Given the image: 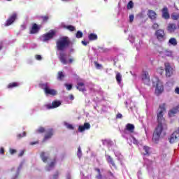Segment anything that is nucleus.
Wrapping results in <instances>:
<instances>
[{
  "label": "nucleus",
  "instance_id": "nucleus-45",
  "mask_svg": "<svg viewBox=\"0 0 179 179\" xmlns=\"http://www.w3.org/2000/svg\"><path fill=\"white\" fill-rule=\"evenodd\" d=\"M66 125L68 129H71V130L74 129L73 126L72 124H66Z\"/></svg>",
  "mask_w": 179,
  "mask_h": 179
},
{
  "label": "nucleus",
  "instance_id": "nucleus-59",
  "mask_svg": "<svg viewBox=\"0 0 179 179\" xmlns=\"http://www.w3.org/2000/svg\"><path fill=\"white\" fill-rule=\"evenodd\" d=\"M177 61L178 62H179V57L177 58Z\"/></svg>",
  "mask_w": 179,
  "mask_h": 179
},
{
  "label": "nucleus",
  "instance_id": "nucleus-13",
  "mask_svg": "<svg viewBox=\"0 0 179 179\" xmlns=\"http://www.w3.org/2000/svg\"><path fill=\"white\" fill-rule=\"evenodd\" d=\"M163 90H164V87H163V84L157 83L156 85L155 93H157V94H162Z\"/></svg>",
  "mask_w": 179,
  "mask_h": 179
},
{
  "label": "nucleus",
  "instance_id": "nucleus-36",
  "mask_svg": "<svg viewBox=\"0 0 179 179\" xmlns=\"http://www.w3.org/2000/svg\"><path fill=\"white\" fill-rule=\"evenodd\" d=\"M157 72H158L159 75H163V72H164V69H163V67H159L157 69Z\"/></svg>",
  "mask_w": 179,
  "mask_h": 179
},
{
  "label": "nucleus",
  "instance_id": "nucleus-53",
  "mask_svg": "<svg viewBox=\"0 0 179 179\" xmlns=\"http://www.w3.org/2000/svg\"><path fill=\"white\" fill-rule=\"evenodd\" d=\"M82 44L83 45H87V42H86V41H82Z\"/></svg>",
  "mask_w": 179,
  "mask_h": 179
},
{
  "label": "nucleus",
  "instance_id": "nucleus-10",
  "mask_svg": "<svg viewBox=\"0 0 179 179\" xmlns=\"http://www.w3.org/2000/svg\"><path fill=\"white\" fill-rule=\"evenodd\" d=\"M61 106V101H54L51 104L46 105V108L48 110H51L52 108H57V107H59Z\"/></svg>",
  "mask_w": 179,
  "mask_h": 179
},
{
  "label": "nucleus",
  "instance_id": "nucleus-42",
  "mask_svg": "<svg viewBox=\"0 0 179 179\" xmlns=\"http://www.w3.org/2000/svg\"><path fill=\"white\" fill-rule=\"evenodd\" d=\"M17 151L15 149L10 148L9 150V152H10V155H15V153H17Z\"/></svg>",
  "mask_w": 179,
  "mask_h": 179
},
{
  "label": "nucleus",
  "instance_id": "nucleus-11",
  "mask_svg": "<svg viewBox=\"0 0 179 179\" xmlns=\"http://www.w3.org/2000/svg\"><path fill=\"white\" fill-rule=\"evenodd\" d=\"M141 79L144 83H148V82H150V76H149V73L148 71H143Z\"/></svg>",
  "mask_w": 179,
  "mask_h": 179
},
{
  "label": "nucleus",
  "instance_id": "nucleus-56",
  "mask_svg": "<svg viewBox=\"0 0 179 179\" xmlns=\"http://www.w3.org/2000/svg\"><path fill=\"white\" fill-rule=\"evenodd\" d=\"M73 99H75L73 95H70V100H73Z\"/></svg>",
  "mask_w": 179,
  "mask_h": 179
},
{
  "label": "nucleus",
  "instance_id": "nucleus-24",
  "mask_svg": "<svg viewBox=\"0 0 179 179\" xmlns=\"http://www.w3.org/2000/svg\"><path fill=\"white\" fill-rule=\"evenodd\" d=\"M88 38H89L90 41H94V40H97V34H90L88 36Z\"/></svg>",
  "mask_w": 179,
  "mask_h": 179
},
{
  "label": "nucleus",
  "instance_id": "nucleus-16",
  "mask_svg": "<svg viewBox=\"0 0 179 179\" xmlns=\"http://www.w3.org/2000/svg\"><path fill=\"white\" fill-rule=\"evenodd\" d=\"M76 89L79 90V92H86V87H85V83L78 82L76 85Z\"/></svg>",
  "mask_w": 179,
  "mask_h": 179
},
{
  "label": "nucleus",
  "instance_id": "nucleus-44",
  "mask_svg": "<svg viewBox=\"0 0 179 179\" xmlns=\"http://www.w3.org/2000/svg\"><path fill=\"white\" fill-rule=\"evenodd\" d=\"M129 22L132 23V22H134V15H130L129 17Z\"/></svg>",
  "mask_w": 179,
  "mask_h": 179
},
{
  "label": "nucleus",
  "instance_id": "nucleus-39",
  "mask_svg": "<svg viewBox=\"0 0 179 179\" xmlns=\"http://www.w3.org/2000/svg\"><path fill=\"white\" fill-rule=\"evenodd\" d=\"M159 24L157 23H154L152 26V29H153L154 30H157V29H159Z\"/></svg>",
  "mask_w": 179,
  "mask_h": 179
},
{
  "label": "nucleus",
  "instance_id": "nucleus-12",
  "mask_svg": "<svg viewBox=\"0 0 179 179\" xmlns=\"http://www.w3.org/2000/svg\"><path fill=\"white\" fill-rule=\"evenodd\" d=\"M162 17L166 20L170 19V13H169V8L167 7H164L162 10Z\"/></svg>",
  "mask_w": 179,
  "mask_h": 179
},
{
  "label": "nucleus",
  "instance_id": "nucleus-6",
  "mask_svg": "<svg viewBox=\"0 0 179 179\" xmlns=\"http://www.w3.org/2000/svg\"><path fill=\"white\" fill-rule=\"evenodd\" d=\"M16 19H17V14L16 13H14L6 20V22L4 24V26H10V24H12V23H13L15 20H16Z\"/></svg>",
  "mask_w": 179,
  "mask_h": 179
},
{
  "label": "nucleus",
  "instance_id": "nucleus-17",
  "mask_svg": "<svg viewBox=\"0 0 179 179\" xmlns=\"http://www.w3.org/2000/svg\"><path fill=\"white\" fill-rule=\"evenodd\" d=\"M177 29V25L176 24H169L167 27V30L169 33H174Z\"/></svg>",
  "mask_w": 179,
  "mask_h": 179
},
{
  "label": "nucleus",
  "instance_id": "nucleus-29",
  "mask_svg": "<svg viewBox=\"0 0 179 179\" xmlns=\"http://www.w3.org/2000/svg\"><path fill=\"white\" fill-rule=\"evenodd\" d=\"M41 19L42 20V22H43V23H47V22H48V20L50 19V16H48V15L41 16Z\"/></svg>",
  "mask_w": 179,
  "mask_h": 179
},
{
  "label": "nucleus",
  "instance_id": "nucleus-9",
  "mask_svg": "<svg viewBox=\"0 0 179 179\" xmlns=\"http://www.w3.org/2000/svg\"><path fill=\"white\" fill-rule=\"evenodd\" d=\"M165 71H166V76L167 78H170L171 75H173V68L170 66V63H165Z\"/></svg>",
  "mask_w": 179,
  "mask_h": 179
},
{
  "label": "nucleus",
  "instance_id": "nucleus-43",
  "mask_svg": "<svg viewBox=\"0 0 179 179\" xmlns=\"http://www.w3.org/2000/svg\"><path fill=\"white\" fill-rule=\"evenodd\" d=\"M35 58H36V59H37V61H41V59H43V57L40 55H36L35 56Z\"/></svg>",
  "mask_w": 179,
  "mask_h": 179
},
{
  "label": "nucleus",
  "instance_id": "nucleus-61",
  "mask_svg": "<svg viewBox=\"0 0 179 179\" xmlns=\"http://www.w3.org/2000/svg\"><path fill=\"white\" fill-rule=\"evenodd\" d=\"M7 1H12V0H7Z\"/></svg>",
  "mask_w": 179,
  "mask_h": 179
},
{
  "label": "nucleus",
  "instance_id": "nucleus-26",
  "mask_svg": "<svg viewBox=\"0 0 179 179\" xmlns=\"http://www.w3.org/2000/svg\"><path fill=\"white\" fill-rule=\"evenodd\" d=\"M169 43L171 44V45H173L174 47H176V45L178 44L177 39L175 38H171Z\"/></svg>",
  "mask_w": 179,
  "mask_h": 179
},
{
  "label": "nucleus",
  "instance_id": "nucleus-19",
  "mask_svg": "<svg viewBox=\"0 0 179 179\" xmlns=\"http://www.w3.org/2000/svg\"><path fill=\"white\" fill-rule=\"evenodd\" d=\"M57 163V159H54L49 164L48 167L46 169V171H50L51 169L54 168L55 166V164Z\"/></svg>",
  "mask_w": 179,
  "mask_h": 179
},
{
  "label": "nucleus",
  "instance_id": "nucleus-37",
  "mask_svg": "<svg viewBox=\"0 0 179 179\" xmlns=\"http://www.w3.org/2000/svg\"><path fill=\"white\" fill-rule=\"evenodd\" d=\"M131 142H133L134 145H139V141H138L135 137L131 138Z\"/></svg>",
  "mask_w": 179,
  "mask_h": 179
},
{
  "label": "nucleus",
  "instance_id": "nucleus-33",
  "mask_svg": "<svg viewBox=\"0 0 179 179\" xmlns=\"http://www.w3.org/2000/svg\"><path fill=\"white\" fill-rule=\"evenodd\" d=\"M134 8V1H130L127 4V9H132Z\"/></svg>",
  "mask_w": 179,
  "mask_h": 179
},
{
  "label": "nucleus",
  "instance_id": "nucleus-50",
  "mask_svg": "<svg viewBox=\"0 0 179 179\" xmlns=\"http://www.w3.org/2000/svg\"><path fill=\"white\" fill-rule=\"evenodd\" d=\"M116 118H122V114L117 113V115H116Z\"/></svg>",
  "mask_w": 179,
  "mask_h": 179
},
{
  "label": "nucleus",
  "instance_id": "nucleus-32",
  "mask_svg": "<svg viewBox=\"0 0 179 179\" xmlns=\"http://www.w3.org/2000/svg\"><path fill=\"white\" fill-rule=\"evenodd\" d=\"M37 134H44L45 132V129L44 127H39L36 130Z\"/></svg>",
  "mask_w": 179,
  "mask_h": 179
},
{
  "label": "nucleus",
  "instance_id": "nucleus-27",
  "mask_svg": "<svg viewBox=\"0 0 179 179\" xmlns=\"http://www.w3.org/2000/svg\"><path fill=\"white\" fill-rule=\"evenodd\" d=\"M64 78H65V75H64V73L62 71H59L57 73L58 80H64Z\"/></svg>",
  "mask_w": 179,
  "mask_h": 179
},
{
  "label": "nucleus",
  "instance_id": "nucleus-23",
  "mask_svg": "<svg viewBox=\"0 0 179 179\" xmlns=\"http://www.w3.org/2000/svg\"><path fill=\"white\" fill-rule=\"evenodd\" d=\"M106 160L108 163H110L113 167H115V163L114 162V160H113V158L111 157V156L108 155L106 157Z\"/></svg>",
  "mask_w": 179,
  "mask_h": 179
},
{
  "label": "nucleus",
  "instance_id": "nucleus-48",
  "mask_svg": "<svg viewBox=\"0 0 179 179\" xmlns=\"http://www.w3.org/2000/svg\"><path fill=\"white\" fill-rule=\"evenodd\" d=\"M24 155V150H22L20 154L18 155V157H22Z\"/></svg>",
  "mask_w": 179,
  "mask_h": 179
},
{
  "label": "nucleus",
  "instance_id": "nucleus-40",
  "mask_svg": "<svg viewBox=\"0 0 179 179\" xmlns=\"http://www.w3.org/2000/svg\"><path fill=\"white\" fill-rule=\"evenodd\" d=\"M59 177V171H57L53 175V179H58Z\"/></svg>",
  "mask_w": 179,
  "mask_h": 179
},
{
  "label": "nucleus",
  "instance_id": "nucleus-31",
  "mask_svg": "<svg viewBox=\"0 0 179 179\" xmlns=\"http://www.w3.org/2000/svg\"><path fill=\"white\" fill-rule=\"evenodd\" d=\"M171 19H173V20H178V19H179V14L173 13L171 15Z\"/></svg>",
  "mask_w": 179,
  "mask_h": 179
},
{
  "label": "nucleus",
  "instance_id": "nucleus-47",
  "mask_svg": "<svg viewBox=\"0 0 179 179\" xmlns=\"http://www.w3.org/2000/svg\"><path fill=\"white\" fill-rule=\"evenodd\" d=\"M5 153V149H3V148H1L0 149V155H4Z\"/></svg>",
  "mask_w": 179,
  "mask_h": 179
},
{
  "label": "nucleus",
  "instance_id": "nucleus-46",
  "mask_svg": "<svg viewBox=\"0 0 179 179\" xmlns=\"http://www.w3.org/2000/svg\"><path fill=\"white\" fill-rule=\"evenodd\" d=\"M94 64H95L96 68H97L98 69H100V68H101L102 66L101 64L97 63V62H95Z\"/></svg>",
  "mask_w": 179,
  "mask_h": 179
},
{
  "label": "nucleus",
  "instance_id": "nucleus-7",
  "mask_svg": "<svg viewBox=\"0 0 179 179\" xmlns=\"http://www.w3.org/2000/svg\"><path fill=\"white\" fill-rule=\"evenodd\" d=\"M41 29V25H38L36 23L32 24V27L30 29L29 34H37L40 29Z\"/></svg>",
  "mask_w": 179,
  "mask_h": 179
},
{
  "label": "nucleus",
  "instance_id": "nucleus-54",
  "mask_svg": "<svg viewBox=\"0 0 179 179\" xmlns=\"http://www.w3.org/2000/svg\"><path fill=\"white\" fill-rule=\"evenodd\" d=\"M37 143H38V141L31 142L30 143V145H37Z\"/></svg>",
  "mask_w": 179,
  "mask_h": 179
},
{
  "label": "nucleus",
  "instance_id": "nucleus-15",
  "mask_svg": "<svg viewBox=\"0 0 179 179\" xmlns=\"http://www.w3.org/2000/svg\"><path fill=\"white\" fill-rule=\"evenodd\" d=\"M148 16L151 20H156L157 14H156V12L152 10H148Z\"/></svg>",
  "mask_w": 179,
  "mask_h": 179
},
{
  "label": "nucleus",
  "instance_id": "nucleus-14",
  "mask_svg": "<svg viewBox=\"0 0 179 179\" xmlns=\"http://www.w3.org/2000/svg\"><path fill=\"white\" fill-rule=\"evenodd\" d=\"M85 129H90V124L85 122L84 125H80L78 127L79 132H85Z\"/></svg>",
  "mask_w": 179,
  "mask_h": 179
},
{
  "label": "nucleus",
  "instance_id": "nucleus-41",
  "mask_svg": "<svg viewBox=\"0 0 179 179\" xmlns=\"http://www.w3.org/2000/svg\"><path fill=\"white\" fill-rule=\"evenodd\" d=\"M64 86L66 87L68 90H72V84H65Z\"/></svg>",
  "mask_w": 179,
  "mask_h": 179
},
{
  "label": "nucleus",
  "instance_id": "nucleus-49",
  "mask_svg": "<svg viewBox=\"0 0 179 179\" xmlns=\"http://www.w3.org/2000/svg\"><path fill=\"white\" fill-rule=\"evenodd\" d=\"M96 179H101L103 178V176H101V173H98V176L96 177Z\"/></svg>",
  "mask_w": 179,
  "mask_h": 179
},
{
  "label": "nucleus",
  "instance_id": "nucleus-20",
  "mask_svg": "<svg viewBox=\"0 0 179 179\" xmlns=\"http://www.w3.org/2000/svg\"><path fill=\"white\" fill-rule=\"evenodd\" d=\"M40 156L43 163H47V162H48V159H50L48 156L45 155V152H42Z\"/></svg>",
  "mask_w": 179,
  "mask_h": 179
},
{
  "label": "nucleus",
  "instance_id": "nucleus-58",
  "mask_svg": "<svg viewBox=\"0 0 179 179\" xmlns=\"http://www.w3.org/2000/svg\"><path fill=\"white\" fill-rule=\"evenodd\" d=\"M67 179H71V176H67Z\"/></svg>",
  "mask_w": 179,
  "mask_h": 179
},
{
  "label": "nucleus",
  "instance_id": "nucleus-38",
  "mask_svg": "<svg viewBox=\"0 0 179 179\" xmlns=\"http://www.w3.org/2000/svg\"><path fill=\"white\" fill-rule=\"evenodd\" d=\"M78 157L79 159L82 157V150L80 149V147H78Z\"/></svg>",
  "mask_w": 179,
  "mask_h": 179
},
{
  "label": "nucleus",
  "instance_id": "nucleus-2",
  "mask_svg": "<svg viewBox=\"0 0 179 179\" xmlns=\"http://www.w3.org/2000/svg\"><path fill=\"white\" fill-rule=\"evenodd\" d=\"M159 108L160 111L157 113V116L158 125L152 135V141H154V142H157L159 139H160V136L162 135V132H163V122H164L163 113L166 111V103H162V105H159Z\"/></svg>",
  "mask_w": 179,
  "mask_h": 179
},
{
  "label": "nucleus",
  "instance_id": "nucleus-28",
  "mask_svg": "<svg viewBox=\"0 0 179 179\" xmlns=\"http://www.w3.org/2000/svg\"><path fill=\"white\" fill-rule=\"evenodd\" d=\"M64 29L69 30V31H75V30H76V28L72 25H64Z\"/></svg>",
  "mask_w": 179,
  "mask_h": 179
},
{
  "label": "nucleus",
  "instance_id": "nucleus-52",
  "mask_svg": "<svg viewBox=\"0 0 179 179\" xmlns=\"http://www.w3.org/2000/svg\"><path fill=\"white\" fill-rule=\"evenodd\" d=\"M175 92H176L177 94H179V87H176V88Z\"/></svg>",
  "mask_w": 179,
  "mask_h": 179
},
{
  "label": "nucleus",
  "instance_id": "nucleus-8",
  "mask_svg": "<svg viewBox=\"0 0 179 179\" xmlns=\"http://www.w3.org/2000/svg\"><path fill=\"white\" fill-rule=\"evenodd\" d=\"M52 135H54V129H48L43 139V142H45L48 141V139H51L52 138Z\"/></svg>",
  "mask_w": 179,
  "mask_h": 179
},
{
  "label": "nucleus",
  "instance_id": "nucleus-30",
  "mask_svg": "<svg viewBox=\"0 0 179 179\" xmlns=\"http://www.w3.org/2000/svg\"><path fill=\"white\" fill-rule=\"evenodd\" d=\"M171 114H177V113H179V105H178L176 107L173 108L171 111Z\"/></svg>",
  "mask_w": 179,
  "mask_h": 179
},
{
  "label": "nucleus",
  "instance_id": "nucleus-1",
  "mask_svg": "<svg viewBox=\"0 0 179 179\" xmlns=\"http://www.w3.org/2000/svg\"><path fill=\"white\" fill-rule=\"evenodd\" d=\"M71 45V39L68 36H62L56 41V48L57 51H60L59 53V59L63 65H67V64H72L75 59L70 58L69 60L66 59V53L64 52L66 48H69Z\"/></svg>",
  "mask_w": 179,
  "mask_h": 179
},
{
  "label": "nucleus",
  "instance_id": "nucleus-3",
  "mask_svg": "<svg viewBox=\"0 0 179 179\" xmlns=\"http://www.w3.org/2000/svg\"><path fill=\"white\" fill-rule=\"evenodd\" d=\"M39 87L42 89L46 95L57 96V90L50 87V83H40Z\"/></svg>",
  "mask_w": 179,
  "mask_h": 179
},
{
  "label": "nucleus",
  "instance_id": "nucleus-22",
  "mask_svg": "<svg viewBox=\"0 0 179 179\" xmlns=\"http://www.w3.org/2000/svg\"><path fill=\"white\" fill-rule=\"evenodd\" d=\"M17 86H19L17 83H10L7 85V89H14V87H17Z\"/></svg>",
  "mask_w": 179,
  "mask_h": 179
},
{
  "label": "nucleus",
  "instance_id": "nucleus-5",
  "mask_svg": "<svg viewBox=\"0 0 179 179\" xmlns=\"http://www.w3.org/2000/svg\"><path fill=\"white\" fill-rule=\"evenodd\" d=\"M54 36H55V31L52 30L50 32H48L45 34L43 35V40L42 41L45 42L54 38Z\"/></svg>",
  "mask_w": 179,
  "mask_h": 179
},
{
  "label": "nucleus",
  "instance_id": "nucleus-35",
  "mask_svg": "<svg viewBox=\"0 0 179 179\" xmlns=\"http://www.w3.org/2000/svg\"><path fill=\"white\" fill-rule=\"evenodd\" d=\"M24 136H26V131H24L22 133V134H19L17 135V139H22V138H24Z\"/></svg>",
  "mask_w": 179,
  "mask_h": 179
},
{
  "label": "nucleus",
  "instance_id": "nucleus-25",
  "mask_svg": "<svg viewBox=\"0 0 179 179\" xmlns=\"http://www.w3.org/2000/svg\"><path fill=\"white\" fill-rule=\"evenodd\" d=\"M143 150H144L145 152H143V155L144 156H149V155H150V148L148 146H144L143 148Z\"/></svg>",
  "mask_w": 179,
  "mask_h": 179
},
{
  "label": "nucleus",
  "instance_id": "nucleus-57",
  "mask_svg": "<svg viewBox=\"0 0 179 179\" xmlns=\"http://www.w3.org/2000/svg\"><path fill=\"white\" fill-rule=\"evenodd\" d=\"M63 1V2H68V1H70V0H62Z\"/></svg>",
  "mask_w": 179,
  "mask_h": 179
},
{
  "label": "nucleus",
  "instance_id": "nucleus-21",
  "mask_svg": "<svg viewBox=\"0 0 179 179\" xmlns=\"http://www.w3.org/2000/svg\"><path fill=\"white\" fill-rule=\"evenodd\" d=\"M126 129L127 131H129V132H134L135 129V126L131 123H129L126 125Z\"/></svg>",
  "mask_w": 179,
  "mask_h": 179
},
{
  "label": "nucleus",
  "instance_id": "nucleus-34",
  "mask_svg": "<svg viewBox=\"0 0 179 179\" xmlns=\"http://www.w3.org/2000/svg\"><path fill=\"white\" fill-rule=\"evenodd\" d=\"M76 37L77 38H82V37H83V33L80 31H78L76 33Z\"/></svg>",
  "mask_w": 179,
  "mask_h": 179
},
{
  "label": "nucleus",
  "instance_id": "nucleus-4",
  "mask_svg": "<svg viewBox=\"0 0 179 179\" xmlns=\"http://www.w3.org/2000/svg\"><path fill=\"white\" fill-rule=\"evenodd\" d=\"M155 36L159 43H163L166 41V32L164 29H159L155 31Z\"/></svg>",
  "mask_w": 179,
  "mask_h": 179
},
{
  "label": "nucleus",
  "instance_id": "nucleus-51",
  "mask_svg": "<svg viewBox=\"0 0 179 179\" xmlns=\"http://www.w3.org/2000/svg\"><path fill=\"white\" fill-rule=\"evenodd\" d=\"M95 171H97L98 174L101 173V172L100 171V169L99 168H95Z\"/></svg>",
  "mask_w": 179,
  "mask_h": 179
},
{
  "label": "nucleus",
  "instance_id": "nucleus-55",
  "mask_svg": "<svg viewBox=\"0 0 179 179\" xmlns=\"http://www.w3.org/2000/svg\"><path fill=\"white\" fill-rule=\"evenodd\" d=\"M108 173L110 174V176H111V177H114V173H113V172L109 171Z\"/></svg>",
  "mask_w": 179,
  "mask_h": 179
},
{
  "label": "nucleus",
  "instance_id": "nucleus-60",
  "mask_svg": "<svg viewBox=\"0 0 179 179\" xmlns=\"http://www.w3.org/2000/svg\"><path fill=\"white\" fill-rule=\"evenodd\" d=\"M2 50V46H0V50Z\"/></svg>",
  "mask_w": 179,
  "mask_h": 179
},
{
  "label": "nucleus",
  "instance_id": "nucleus-18",
  "mask_svg": "<svg viewBox=\"0 0 179 179\" xmlns=\"http://www.w3.org/2000/svg\"><path fill=\"white\" fill-rule=\"evenodd\" d=\"M115 79L117 83H118V85H121V82H122V75H121V73H116Z\"/></svg>",
  "mask_w": 179,
  "mask_h": 179
}]
</instances>
